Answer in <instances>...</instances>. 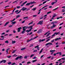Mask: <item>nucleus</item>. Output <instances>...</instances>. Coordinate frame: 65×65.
<instances>
[{
	"mask_svg": "<svg viewBox=\"0 0 65 65\" xmlns=\"http://www.w3.org/2000/svg\"><path fill=\"white\" fill-rule=\"evenodd\" d=\"M57 22L56 21L52 22L51 23V24H53V25L51 28V29H53V28H55L56 27V26H57V25H55V24H57Z\"/></svg>",
	"mask_w": 65,
	"mask_h": 65,
	"instance_id": "nucleus-1",
	"label": "nucleus"
},
{
	"mask_svg": "<svg viewBox=\"0 0 65 65\" xmlns=\"http://www.w3.org/2000/svg\"><path fill=\"white\" fill-rule=\"evenodd\" d=\"M38 36H37L35 37L34 38H32L31 39H30L29 40H27V42H29V41H31V40H33L34 39H35V38H37V37H38Z\"/></svg>",
	"mask_w": 65,
	"mask_h": 65,
	"instance_id": "nucleus-2",
	"label": "nucleus"
},
{
	"mask_svg": "<svg viewBox=\"0 0 65 65\" xmlns=\"http://www.w3.org/2000/svg\"><path fill=\"white\" fill-rule=\"evenodd\" d=\"M42 22H43V21H40L39 22V23H38L37 25H41L43 23H42Z\"/></svg>",
	"mask_w": 65,
	"mask_h": 65,
	"instance_id": "nucleus-3",
	"label": "nucleus"
},
{
	"mask_svg": "<svg viewBox=\"0 0 65 65\" xmlns=\"http://www.w3.org/2000/svg\"><path fill=\"white\" fill-rule=\"evenodd\" d=\"M21 29H22V27H20L19 28H18V32H20L21 31Z\"/></svg>",
	"mask_w": 65,
	"mask_h": 65,
	"instance_id": "nucleus-4",
	"label": "nucleus"
},
{
	"mask_svg": "<svg viewBox=\"0 0 65 65\" xmlns=\"http://www.w3.org/2000/svg\"><path fill=\"white\" fill-rule=\"evenodd\" d=\"M48 44H50V45H53V44L52 43H50L49 42L46 44V46H47V45H48Z\"/></svg>",
	"mask_w": 65,
	"mask_h": 65,
	"instance_id": "nucleus-5",
	"label": "nucleus"
},
{
	"mask_svg": "<svg viewBox=\"0 0 65 65\" xmlns=\"http://www.w3.org/2000/svg\"><path fill=\"white\" fill-rule=\"evenodd\" d=\"M37 48V50H38V51H39V45H38L37 46L35 47V48Z\"/></svg>",
	"mask_w": 65,
	"mask_h": 65,
	"instance_id": "nucleus-6",
	"label": "nucleus"
},
{
	"mask_svg": "<svg viewBox=\"0 0 65 65\" xmlns=\"http://www.w3.org/2000/svg\"><path fill=\"white\" fill-rule=\"evenodd\" d=\"M32 29V28L31 29H30L29 30H26V32H27L28 33L29 32H30L31 31V30Z\"/></svg>",
	"mask_w": 65,
	"mask_h": 65,
	"instance_id": "nucleus-7",
	"label": "nucleus"
},
{
	"mask_svg": "<svg viewBox=\"0 0 65 65\" xmlns=\"http://www.w3.org/2000/svg\"><path fill=\"white\" fill-rule=\"evenodd\" d=\"M6 60H2V61H1V63H6Z\"/></svg>",
	"mask_w": 65,
	"mask_h": 65,
	"instance_id": "nucleus-8",
	"label": "nucleus"
},
{
	"mask_svg": "<svg viewBox=\"0 0 65 65\" xmlns=\"http://www.w3.org/2000/svg\"><path fill=\"white\" fill-rule=\"evenodd\" d=\"M26 9H27V8H25V7H23L21 9V10H22L23 11H24V10H26Z\"/></svg>",
	"mask_w": 65,
	"mask_h": 65,
	"instance_id": "nucleus-9",
	"label": "nucleus"
},
{
	"mask_svg": "<svg viewBox=\"0 0 65 65\" xmlns=\"http://www.w3.org/2000/svg\"><path fill=\"white\" fill-rule=\"evenodd\" d=\"M42 32V30L41 29H40L37 32L38 33H41Z\"/></svg>",
	"mask_w": 65,
	"mask_h": 65,
	"instance_id": "nucleus-10",
	"label": "nucleus"
},
{
	"mask_svg": "<svg viewBox=\"0 0 65 65\" xmlns=\"http://www.w3.org/2000/svg\"><path fill=\"white\" fill-rule=\"evenodd\" d=\"M27 1H26V2H25L23 4L21 5V7L23 6V5H24V4H26V3H27Z\"/></svg>",
	"mask_w": 65,
	"mask_h": 65,
	"instance_id": "nucleus-11",
	"label": "nucleus"
},
{
	"mask_svg": "<svg viewBox=\"0 0 65 65\" xmlns=\"http://www.w3.org/2000/svg\"><path fill=\"white\" fill-rule=\"evenodd\" d=\"M61 39V38H56V39H55V41H57V40H59V39Z\"/></svg>",
	"mask_w": 65,
	"mask_h": 65,
	"instance_id": "nucleus-12",
	"label": "nucleus"
},
{
	"mask_svg": "<svg viewBox=\"0 0 65 65\" xmlns=\"http://www.w3.org/2000/svg\"><path fill=\"white\" fill-rule=\"evenodd\" d=\"M30 4H33L34 3H36V2H35V1H34L33 2H31L30 3Z\"/></svg>",
	"mask_w": 65,
	"mask_h": 65,
	"instance_id": "nucleus-13",
	"label": "nucleus"
},
{
	"mask_svg": "<svg viewBox=\"0 0 65 65\" xmlns=\"http://www.w3.org/2000/svg\"><path fill=\"white\" fill-rule=\"evenodd\" d=\"M58 35H60V32H55L54 33V34L56 35H58Z\"/></svg>",
	"mask_w": 65,
	"mask_h": 65,
	"instance_id": "nucleus-14",
	"label": "nucleus"
},
{
	"mask_svg": "<svg viewBox=\"0 0 65 65\" xmlns=\"http://www.w3.org/2000/svg\"><path fill=\"white\" fill-rule=\"evenodd\" d=\"M30 5V3H27L25 5V6H29Z\"/></svg>",
	"mask_w": 65,
	"mask_h": 65,
	"instance_id": "nucleus-15",
	"label": "nucleus"
},
{
	"mask_svg": "<svg viewBox=\"0 0 65 65\" xmlns=\"http://www.w3.org/2000/svg\"><path fill=\"white\" fill-rule=\"evenodd\" d=\"M26 48L24 47L23 48H22L21 49V51H23L24 50H25Z\"/></svg>",
	"mask_w": 65,
	"mask_h": 65,
	"instance_id": "nucleus-16",
	"label": "nucleus"
},
{
	"mask_svg": "<svg viewBox=\"0 0 65 65\" xmlns=\"http://www.w3.org/2000/svg\"><path fill=\"white\" fill-rule=\"evenodd\" d=\"M37 61V60H32V63H34V62H36V61Z\"/></svg>",
	"mask_w": 65,
	"mask_h": 65,
	"instance_id": "nucleus-17",
	"label": "nucleus"
},
{
	"mask_svg": "<svg viewBox=\"0 0 65 65\" xmlns=\"http://www.w3.org/2000/svg\"><path fill=\"white\" fill-rule=\"evenodd\" d=\"M43 49L42 48L41 50L40 51V52L39 54H40V53H41L42 52V51H43Z\"/></svg>",
	"mask_w": 65,
	"mask_h": 65,
	"instance_id": "nucleus-18",
	"label": "nucleus"
},
{
	"mask_svg": "<svg viewBox=\"0 0 65 65\" xmlns=\"http://www.w3.org/2000/svg\"><path fill=\"white\" fill-rule=\"evenodd\" d=\"M56 15H57L56 14H54V15H53V17L52 18H53L55 17H56Z\"/></svg>",
	"mask_w": 65,
	"mask_h": 65,
	"instance_id": "nucleus-19",
	"label": "nucleus"
},
{
	"mask_svg": "<svg viewBox=\"0 0 65 65\" xmlns=\"http://www.w3.org/2000/svg\"><path fill=\"white\" fill-rule=\"evenodd\" d=\"M8 49H7L6 50V53H7V54H8Z\"/></svg>",
	"mask_w": 65,
	"mask_h": 65,
	"instance_id": "nucleus-20",
	"label": "nucleus"
},
{
	"mask_svg": "<svg viewBox=\"0 0 65 65\" xmlns=\"http://www.w3.org/2000/svg\"><path fill=\"white\" fill-rule=\"evenodd\" d=\"M23 30L24 31H26V29H25V28L24 27H23Z\"/></svg>",
	"mask_w": 65,
	"mask_h": 65,
	"instance_id": "nucleus-21",
	"label": "nucleus"
},
{
	"mask_svg": "<svg viewBox=\"0 0 65 65\" xmlns=\"http://www.w3.org/2000/svg\"><path fill=\"white\" fill-rule=\"evenodd\" d=\"M8 24V22H7L5 24L4 26H6V25H7V24Z\"/></svg>",
	"mask_w": 65,
	"mask_h": 65,
	"instance_id": "nucleus-22",
	"label": "nucleus"
},
{
	"mask_svg": "<svg viewBox=\"0 0 65 65\" xmlns=\"http://www.w3.org/2000/svg\"><path fill=\"white\" fill-rule=\"evenodd\" d=\"M33 27V26H31L30 27H28V29H29V28H30V29H32H32H33V28L32 27Z\"/></svg>",
	"mask_w": 65,
	"mask_h": 65,
	"instance_id": "nucleus-23",
	"label": "nucleus"
},
{
	"mask_svg": "<svg viewBox=\"0 0 65 65\" xmlns=\"http://www.w3.org/2000/svg\"><path fill=\"white\" fill-rule=\"evenodd\" d=\"M33 21H32L31 23H29L28 24V25H31V24H33Z\"/></svg>",
	"mask_w": 65,
	"mask_h": 65,
	"instance_id": "nucleus-24",
	"label": "nucleus"
},
{
	"mask_svg": "<svg viewBox=\"0 0 65 65\" xmlns=\"http://www.w3.org/2000/svg\"><path fill=\"white\" fill-rule=\"evenodd\" d=\"M16 42L15 41H12V43L13 44L14 43H15Z\"/></svg>",
	"mask_w": 65,
	"mask_h": 65,
	"instance_id": "nucleus-25",
	"label": "nucleus"
},
{
	"mask_svg": "<svg viewBox=\"0 0 65 65\" xmlns=\"http://www.w3.org/2000/svg\"><path fill=\"white\" fill-rule=\"evenodd\" d=\"M36 9V8H34L33 9H32V10H33L34 11Z\"/></svg>",
	"mask_w": 65,
	"mask_h": 65,
	"instance_id": "nucleus-26",
	"label": "nucleus"
},
{
	"mask_svg": "<svg viewBox=\"0 0 65 65\" xmlns=\"http://www.w3.org/2000/svg\"><path fill=\"white\" fill-rule=\"evenodd\" d=\"M16 23V22L14 21V22H12L11 23V24H13V25H14V24H15Z\"/></svg>",
	"mask_w": 65,
	"mask_h": 65,
	"instance_id": "nucleus-27",
	"label": "nucleus"
},
{
	"mask_svg": "<svg viewBox=\"0 0 65 65\" xmlns=\"http://www.w3.org/2000/svg\"><path fill=\"white\" fill-rule=\"evenodd\" d=\"M56 51L55 50H50V52H55Z\"/></svg>",
	"mask_w": 65,
	"mask_h": 65,
	"instance_id": "nucleus-28",
	"label": "nucleus"
},
{
	"mask_svg": "<svg viewBox=\"0 0 65 65\" xmlns=\"http://www.w3.org/2000/svg\"><path fill=\"white\" fill-rule=\"evenodd\" d=\"M55 3V2H53L51 3V5H54V4Z\"/></svg>",
	"mask_w": 65,
	"mask_h": 65,
	"instance_id": "nucleus-29",
	"label": "nucleus"
},
{
	"mask_svg": "<svg viewBox=\"0 0 65 65\" xmlns=\"http://www.w3.org/2000/svg\"><path fill=\"white\" fill-rule=\"evenodd\" d=\"M28 58V56H25L24 57V59H27Z\"/></svg>",
	"mask_w": 65,
	"mask_h": 65,
	"instance_id": "nucleus-30",
	"label": "nucleus"
},
{
	"mask_svg": "<svg viewBox=\"0 0 65 65\" xmlns=\"http://www.w3.org/2000/svg\"><path fill=\"white\" fill-rule=\"evenodd\" d=\"M50 34H51V33H49L46 36V37H47V36H49V35H50Z\"/></svg>",
	"mask_w": 65,
	"mask_h": 65,
	"instance_id": "nucleus-31",
	"label": "nucleus"
},
{
	"mask_svg": "<svg viewBox=\"0 0 65 65\" xmlns=\"http://www.w3.org/2000/svg\"><path fill=\"white\" fill-rule=\"evenodd\" d=\"M17 51V50H14L12 52V53H14Z\"/></svg>",
	"mask_w": 65,
	"mask_h": 65,
	"instance_id": "nucleus-32",
	"label": "nucleus"
},
{
	"mask_svg": "<svg viewBox=\"0 0 65 65\" xmlns=\"http://www.w3.org/2000/svg\"><path fill=\"white\" fill-rule=\"evenodd\" d=\"M37 52V50H35L33 51V52H34V53H35V52Z\"/></svg>",
	"mask_w": 65,
	"mask_h": 65,
	"instance_id": "nucleus-33",
	"label": "nucleus"
},
{
	"mask_svg": "<svg viewBox=\"0 0 65 65\" xmlns=\"http://www.w3.org/2000/svg\"><path fill=\"white\" fill-rule=\"evenodd\" d=\"M5 43H8V41H5Z\"/></svg>",
	"mask_w": 65,
	"mask_h": 65,
	"instance_id": "nucleus-34",
	"label": "nucleus"
},
{
	"mask_svg": "<svg viewBox=\"0 0 65 65\" xmlns=\"http://www.w3.org/2000/svg\"><path fill=\"white\" fill-rule=\"evenodd\" d=\"M59 8V7H57V8H55V9H53V10H57V9H58V8Z\"/></svg>",
	"mask_w": 65,
	"mask_h": 65,
	"instance_id": "nucleus-35",
	"label": "nucleus"
},
{
	"mask_svg": "<svg viewBox=\"0 0 65 65\" xmlns=\"http://www.w3.org/2000/svg\"><path fill=\"white\" fill-rule=\"evenodd\" d=\"M51 39H49L47 40L46 41V42H48L49 41V40H50Z\"/></svg>",
	"mask_w": 65,
	"mask_h": 65,
	"instance_id": "nucleus-36",
	"label": "nucleus"
},
{
	"mask_svg": "<svg viewBox=\"0 0 65 65\" xmlns=\"http://www.w3.org/2000/svg\"><path fill=\"white\" fill-rule=\"evenodd\" d=\"M46 2H47L46 1L45 2H43V4H45V3H46Z\"/></svg>",
	"mask_w": 65,
	"mask_h": 65,
	"instance_id": "nucleus-37",
	"label": "nucleus"
},
{
	"mask_svg": "<svg viewBox=\"0 0 65 65\" xmlns=\"http://www.w3.org/2000/svg\"><path fill=\"white\" fill-rule=\"evenodd\" d=\"M25 33V31H22V32L21 33L22 34H24V33Z\"/></svg>",
	"mask_w": 65,
	"mask_h": 65,
	"instance_id": "nucleus-38",
	"label": "nucleus"
},
{
	"mask_svg": "<svg viewBox=\"0 0 65 65\" xmlns=\"http://www.w3.org/2000/svg\"><path fill=\"white\" fill-rule=\"evenodd\" d=\"M20 17V15H18V16H17L16 17V19H17V18H19V17Z\"/></svg>",
	"mask_w": 65,
	"mask_h": 65,
	"instance_id": "nucleus-39",
	"label": "nucleus"
},
{
	"mask_svg": "<svg viewBox=\"0 0 65 65\" xmlns=\"http://www.w3.org/2000/svg\"><path fill=\"white\" fill-rule=\"evenodd\" d=\"M19 57H17V58H16V59H15V60H18V59H19Z\"/></svg>",
	"mask_w": 65,
	"mask_h": 65,
	"instance_id": "nucleus-40",
	"label": "nucleus"
},
{
	"mask_svg": "<svg viewBox=\"0 0 65 65\" xmlns=\"http://www.w3.org/2000/svg\"><path fill=\"white\" fill-rule=\"evenodd\" d=\"M24 28H25V29H27L28 28V26H27V27H26V26H24Z\"/></svg>",
	"mask_w": 65,
	"mask_h": 65,
	"instance_id": "nucleus-41",
	"label": "nucleus"
},
{
	"mask_svg": "<svg viewBox=\"0 0 65 65\" xmlns=\"http://www.w3.org/2000/svg\"><path fill=\"white\" fill-rule=\"evenodd\" d=\"M33 46V44H32L30 46H29V47H32V46Z\"/></svg>",
	"mask_w": 65,
	"mask_h": 65,
	"instance_id": "nucleus-42",
	"label": "nucleus"
},
{
	"mask_svg": "<svg viewBox=\"0 0 65 65\" xmlns=\"http://www.w3.org/2000/svg\"><path fill=\"white\" fill-rule=\"evenodd\" d=\"M34 56V54H32V55H31L30 57V58H31V57H33V56Z\"/></svg>",
	"mask_w": 65,
	"mask_h": 65,
	"instance_id": "nucleus-43",
	"label": "nucleus"
},
{
	"mask_svg": "<svg viewBox=\"0 0 65 65\" xmlns=\"http://www.w3.org/2000/svg\"><path fill=\"white\" fill-rule=\"evenodd\" d=\"M54 41L55 40H53L51 41V42L53 43V42H54Z\"/></svg>",
	"mask_w": 65,
	"mask_h": 65,
	"instance_id": "nucleus-44",
	"label": "nucleus"
},
{
	"mask_svg": "<svg viewBox=\"0 0 65 65\" xmlns=\"http://www.w3.org/2000/svg\"><path fill=\"white\" fill-rule=\"evenodd\" d=\"M51 12H52L51 11L48 12H47V14H49V13H51Z\"/></svg>",
	"mask_w": 65,
	"mask_h": 65,
	"instance_id": "nucleus-45",
	"label": "nucleus"
},
{
	"mask_svg": "<svg viewBox=\"0 0 65 65\" xmlns=\"http://www.w3.org/2000/svg\"><path fill=\"white\" fill-rule=\"evenodd\" d=\"M52 57V56H49V57H47V59H50V58Z\"/></svg>",
	"mask_w": 65,
	"mask_h": 65,
	"instance_id": "nucleus-46",
	"label": "nucleus"
},
{
	"mask_svg": "<svg viewBox=\"0 0 65 65\" xmlns=\"http://www.w3.org/2000/svg\"><path fill=\"white\" fill-rule=\"evenodd\" d=\"M39 41L40 43V42H41V41H42V40H41V39H40L39 40Z\"/></svg>",
	"mask_w": 65,
	"mask_h": 65,
	"instance_id": "nucleus-47",
	"label": "nucleus"
},
{
	"mask_svg": "<svg viewBox=\"0 0 65 65\" xmlns=\"http://www.w3.org/2000/svg\"><path fill=\"white\" fill-rule=\"evenodd\" d=\"M48 6V5L44 7H43L42 8V9H43V8H45V7H46L47 6Z\"/></svg>",
	"mask_w": 65,
	"mask_h": 65,
	"instance_id": "nucleus-48",
	"label": "nucleus"
},
{
	"mask_svg": "<svg viewBox=\"0 0 65 65\" xmlns=\"http://www.w3.org/2000/svg\"><path fill=\"white\" fill-rule=\"evenodd\" d=\"M18 58H19V59H21V58L22 57V56H20V57L18 56Z\"/></svg>",
	"mask_w": 65,
	"mask_h": 65,
	"instance_id": "nucleus-49",
	"label": "nucleus"
},
{
	"mask_svg": "<svg viewBox=\"0 0 65 65\" xmlns=\"http://www.w3.org/2000/svg\"><path fill=\"white\" fill-rule=\"evenodd\" d=\"M45 39H43L42 40V42L44 41H45Z\"/></svg>",
	"mask_w": 65,
	"mask_h": 65,
	"instance_id": "nucleus-50",
	"label": "nucleus"
},
{
	"mask_svg": "<svg viewBox=\"0 0 65 65\" xmlns=\"http://www.w3.org/2000/svg\"><path fill=\"white\" fill-rule=\"evenodd\" d=\"M15 64V63L13 62L12 64H11V65H14Z\"/></svg>",
	"mask_w": 65,
	"mask_h": 65,
	"instance_id": "nucleus-51",
	"label": "nucleus"
},
{
	"mask_svg": "<svg viewBox=\"0 0 65 65\" xmlns=\"http://www.w3.org/2000/svg\"><path fill=\"white\" fill-rule=\"evenodd\" d=\"M5 34V33L3 32L1 34V35H4V34Z\"/></svg>",
	"mask_w": 65,
	"mask_h": 65,
	"instance_id": "nucleus-52",
	"label": "nucleus"
},
{
	"mask_svg": "<svg viewBox=\"0 0 65 65\" xmlns=\"http://www.w3.org/2000/svg\"><path fill=\"white\" fill-rule=\"evenodd\" d=\"M62 44H65V42H62Z\"/></svg>",
	"mask_w": 65,
	"mask_h": 65,
	"instance_id": "nucleus-53",
	"label": "nucleus"
},
{
	"mask_svg": "<svg viewBox=\"0 0 65 65\" xmlns=\"http://www.w3.org/2000/svg\"><path fill=\"white\" fill-rule=\"evenodd\" d=\"M30 63H31V62H27V64H30Z\"/></svg>",
	"mask_w": 65,
	"mask_h": 65,
	"instance_id": "nucleus-54",
	"label": "nucleus"
},
{
	"mask_svg": "<svg viewBox=\"0 0 65 65\" xmlns=\"http://www.w3.org/2000/svg\"><path fill=\"white\" fill-rule=\"evenodd\" d=\"M15 18H14V19L13 20L11 21V22H13V21H15Z\"/></svg>",
	"mask_w": 65,
	"mask_h": 65,
	"instance_id": "nucleus-55",
	"label": "nucleus"
},
{
	"mask_svg": "<svg viewBox=\"0 0 65 65\" xmlns=\"http://www.w3.org/2000/svg\"><path fill=\"white\" fill-rule=\"evenodd\" d=\"M37 16V15H34L33 16V17H36Z\"/></svg>",
	"mask_w": 65,
	"mask_h": 65,
	"instance_id": "nucleus-56",
	"label": "nucleus"
},
{
	"mask_svg": "<svg viewBox=\"0 0 65 65\" xmlns=\"http://www.w3.org/2000/svg\"><path fill=\"white\" fill-rule=\"evenodd\" d=\"M61 59H63V60H65V58H61Z\"/></svg>",
	"mask_w": 65,
	"mask_h": 65,
	"instance_id": "nucleus-57",
	"label": "nucleus"
},
{
	"mask_svg": "<svg viewBox=\"0 0 65 65\" xmlns=\"http://www.w3.org/2000/svg\"><path fill=\"white\" fill-rule=\"evenodd\" d=\"M43 17H42L40 18H39V19H40V20H41V19H43Z\"/></svg>",
	"mask_w": 65,
	"mask_h": 65,
	"instance_id": "nucleus-58",
	"label": "nucleus"
},
{
	"mask_svg": "<svg viewBox=\"0 0 65 65\" xmlns=\"http://www.w3.org/2000/svg\"><path fill=\"white\" fill-rule=\"evenodd\" d=\"M17 8L18 9H19V8H20V6H17Z\"/></svg>",
	"mask_w": 65,
	"mask_h": 65,
	"instance_id": "nucleus-59",
	"label": "nucleus"
},
{
	"mask_svg": "<svg viewBox=\"0 0 65 65\" xmlns=\"http://www.w3.org/2000/svg\"><path fill=\"white\" fill-rule=\"evenodd\" d=\"M11 64V62H8V64L10 65V64Z\"/></svg>",
	"mask_w": 65,
	"mask_h": 65,
	"instance_id": "nucleus-60",
	"label": "nucleus"
},
{
	"mask_svg": "<svg viewBox=\"0 0 65 65\" xmlns=\"http://www.w3.org/2000/svg\"><path fill=\"white\" fill-rule=\"evenodd\" d=\"M13 25H10L9 27H12Z\"/></svg>",
	"mask_w": 65,
	"mask_h": 65,
	"instance_id": "nucleus-61",
	"label": "nucleus"
},
{
	"mask_svg": "<svg viewBox=\"0 0 65 65\" xmlns=\"http://www.w3.org/2000/svg\"><path fill=\"white\" fill-rule=\"evenodd\" d=\"M62 54L61 52L58 53H56V54Z\"/></svg>",
	"mask_w": 65,
	"mask_h": 65,
	"instance_id": "nucleus-62",
	"label": "nucleus"
},
{
	"mask_svg": "<svg viewBox=\"0 0 65 65\" xmlns=\"http://www.w3.org/2000/svg\"><path fill=\"white\" fill-rule=\"evenodd\" d=\"M51 59L52 60H53V59H54V57L53 56H51Z\"/></svg>",
	"mask_w": 65,
	"mask_h": 65,
	"instance_id": "nucleus-63",
	"label": "nucleus"
},
{
	"mask_svg": "<svg viewBox=\"0 0 65 65\" xmlns=\"http://www.w3.org/2000/svg\"><path fill=\"white\" fill-rule=\"evenodd\" d=\"M45 63H42V64L41 65H45Z\"/></svg>",
	"mask_w": 65,
	"mask_h": 65,
	"instance_id": "nucleus-64",
	"label": "nucleus"
}]
</instances>
